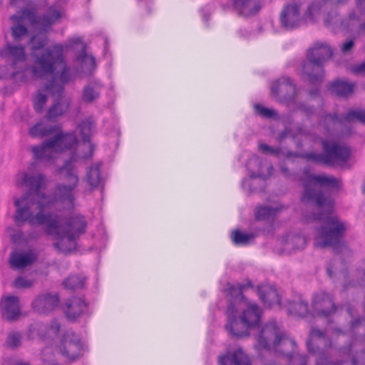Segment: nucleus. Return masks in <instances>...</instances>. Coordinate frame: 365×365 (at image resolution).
I'll return each mask as SVG.
<instances>
[{
	"mask_svg": "<svg viewBox=\"0 0 365 365\" xmlns=\"http://www.w3.org/2000/svg\"><path fill=\"white\" fill-rule=\"evenodd\" d=\"M319 16V1H314L312 2L304 14L305 19L307 21L314 23L317 21Z\"/></svg>",
	"mask_w": 365,
	"mask_h": 365,
	"instance_id": "obj_52",
	"label": "nucleus"
},
{
	"mask_svg": "<svg viewBox=\"0 0 365 365\" xmlns=\"http://www.w3.org/2000/svg\"><path fill=\"white\" fill-rule=\"evenodd\" d=\"M61 225H59L57 233L55 232L52 235H48V236H53L58 240L53 243V247L61 253L64 255H70L77 249V240H71L70 235H63V232H61Z\"/></svg>",
	"mask_w": 365,
	"mask_h": 365,
	"instance_id": "obj_23",
	"label": "nucleus"
},
{
	"mask_svg": "<svg viewBox=\"0 0 365 365\" xmlns=\"http://www.w3.org/2000/svg\"><path fill=\"white\" fill-rule=\"evenodd\" d=\"M47 42V36L41 32L32 36L29 41L33 58L31 71L37 78L53 74L56 64L64 63L63 46L61 43L54 44L51 48H46L42 53L38 52L46 46Z\"/></svg>",
	"mask_w": 365,
	"mask_h": 365,
	"instance_id": "obj_3",
	"label": "nucleus"
},
{
	"mask_svg": "<svg viewBox=\"0 0 365 365\" xmlns=\"http://www.w3.org/2000/svg\"><path fill=\"white\" fill-rule=\"evenodd\" d=\"M334 208H322L321 215V247H329L335 255L341 254L347 247L344 236L346 226L338 215L334 214Z\"/></svg>",
	"mask_w": 365,
	"mask_h": 365,
	"instance_id": "obj_4",
	"label": "nucleus"
},
{
	"mask_svg": "<svg viewBox=\"0 0 365 365\" xmlns=\"http://www.w3.org/2000/svg\"><path fill=\"white\" fill-rule=\"evenodd\" d=\"M342 182L332 175L321 173V214L322 208H334L335 198L341 188Z\"/></svg>",
	"mask_w": 365,
	"mask_h": 365,
	"instance_id": "obj_9",
	"label": "nucleus"
},
{
	"mask_svg": "<svg viewBox=\"0 0 365 365\" xmlns=\"http://www.w3.org/2000/svg\"><path fill=\"white\" fill-rule=\"evenodd\" d=\"M258 294L261 301L268 307H281V297L275 287L268 284L258 287Z\"/></svg>",
	"mask_w": 365,
	"mask_h": 365,
	"instance_id": "obj_25",
	"label": "nucleus"
},
{
	"mask_svg": "<svg viewBox=\"0 0 365 365\" xmlns=\"http://www.w3.org/2000/svg\"><path fill=\"white\" fill-rule=\"evenodd\" d=\"M0 56L4 58H11L13 68H16L19 62H24L26 59L25 49L23 46L7 44L0 51Z\"/></svg>",
	"mask_w": 365,
	"mask_h": 365,
	"instance_id": "obj_28",
	"label": "nucleus"
},
{
	"mask_svg": "<svg viewBox=\"0 0 365 365\" xmlns=\"http://www.w3.org/2000/svg\"><path fill=\"white\" fill-rule=\"evenodd\" d=\"M52 96H61L64 91L63 83H58L55 78L49 80L45 85L44 88Z\"/></svg>",
	"mask_w": 365,
	"mask_h": 365,
	"instance_id": "obj_53",
	"label": "nucleus"
},
{
	"mask_svg": "<svg viewBox=\"0 0 365 365\" xmlns=\"http://www.w3.org/2000/svg\"><path fill=\"white\" fill-rule=\"evenodd\" d=\"M21 339L22 335L20 332L13 331L8 334L6 344L9 347L14 349L21 344Z\"/></svg>",
	"mask_w": 365,
	"mask_h": 365,
	"instance_id": "obj_55",
	"label": "nucleus"
},
{
	"mask_svg": "<svg viewBox=\"0 0 365 365\" xmlns=\"http://www.w3.org/2000/svg\"><path fill=\"white\" fill-rule=\"evenodd\" d=\"M255 235L252 233H244L240 230H235L232 234V240L236 245H247L250 240H254Z\"/></svg>",
	"mask_w": 365,
	"mask_h": 365,
	"instance_id": "obj_51",
	"label": "nucleus"
},
{
	"mask_svg": "<svg viewBox=\"0 0 365 365\" xmlns=\"http://www.w3.org/2000/svg\"><path fill=\"white\" fill-rule=\"evenodd\" d=\"M60 128L58 125H50L43 122H38L30 128L29 133L33 138H44L53 134Z\"/></svg>",
	"mask_w": 365,
	"mask_h": 365,
	"instance_id": "obj_32",
	"label": "nucleus"
},
{
	"mask_svg": "<svg viewBox=\"0 0 365 365\" xmlns=\"http://www.w3.org/2000/svg\"><path fill=\"white\" fill-rule=\"evenodd\" d=\"M239 14L249 16L256 14L262 7L260 0H232Z\"/></svg>",
	"mask_w": 365,
	"mask_h": 365,
	"instance_id": "obj_27",
	"label": "nucleus"
},
{
	"mask_svg": "<svg viewBox=\"0 0 365 365\" xmlns=\"http://www.w3.org/2000/svg\"><path fill=\"white\" fill-rule=\"evenodd\" d=\"M261 167V160L257 155H253L247 163V168L250 170V176L252 179L256 178H264L259 169Z\"/></svg>",
	"mask_w": 365,
	"mask_h": 365,
	"instance_id": "obj_48",
	"label": "nucleus"
},
{
	"mask_svg": "<svg viewBox=\"0 0 365 365\" xmlns=\"http://www.w3.org/2000/svg\"><path fill=\"white\" fill-rule=\"evenodd\" d=\"M339 351L344 356H351V365H365V349L352 354V346L349 344L347 346L340 347Z\"/></svg>",
	"mask_w": 365,
	"mask_h": 365,
	"instance_id": "obj_36",
	"label": "nucleus"
},
{
	"mask_svg": "<svg viewBox=\"0 0 365 365\" xmlns=\"http://www.w3.org/2000/svg\"><path fill=\"white\" fill-rule=\"evenodd\" d=\"M33 285V282L31 279L24 277H18L14 282V287L17 289L28 288Z\"/></svg>",
	"mask_w": 365,
	"mask_h": 365,
	"instance_id": "obj_59",
	"label": "nucleus"
},
{
	"mask_svg": "<svg viewBox=\"0 0 365 365\" xmlns=\"http://www.w3.org/2000/svg\"><path fill=\"white\" fill-rule=\"evenodd\" d=\"M359 21V17L352 11L346 18L341 19L335 10H331L324 15V24L327 27L339 28L349 31L354 26V22Z\"/></svg>",
	"mask_w": 365,
	"mask_h": 365,
	"instance_id": "obj_18",
	"label": "nucleus"
},
{
	"mask_svg": "<svg viewBox=\"0 0 365 365\" xmlns=\"http://www.w3.org/2000/svg\"><path fill=\"white\" fill-rule=\"evenodd\" d=\"M70 107V101L58 98L48 109L46 118L50 121H56L58 117L65 114Z\"/></svg>",
	"mask_w": 365,
	"mask_h": 365,
	"instance_id": "obj_30",
	"label": "nucleus"
},
{
	"mask_svg": "<svg viewBox=\"0 0 365 365\" xmlns=\"http://www.w3.org/2000/svg\"><path fill=\"white\" fill-rule=\"evenodd\" d=\"M337 310V306L334 302L333 296L321 292V317H329L334 314Z\"/></svg>",
	"mask_w": 365,
	"mask_h": 365,
	"instance_id": "obj_35",
	"label": "nucleus"
},
{
	"mask_svg": "<svg viewBox=\"0 0 365 365\" xmlns=\"http://www.w3.org/2000/svg\"><path fill=\"white\" fill-rule=\"evenodd\" d=\"M35 259L36 257L31 252L23 254L13 252L11 255L9 262L11 268L17 269L31 264Z\"/></svg>",
	"mask_w": 365,
	"mask_h": 365,
	"instance_id": "obj_31",
	"label": "nucleus"
},
{
	"mask_svg": "<svg viewBox=\"0 0 365 365\" xmlns=\"http://www.w3.org/2000/svg\"><path fill=\"white\" fill-rule=\"evenodd\" d=\"M288 136H292V138H294V135L292 133V129L288 128V127H287V128H284V130H282V132L279 133V134L277 135V140L279 143H282Z\"/></svg>",
	"mask_w": 365,
	"mask_h": 365,
	"instance_id": "obj_63",
	"label": "nucleus"
},
{
	"mask_svg": "<svg viewBox=\"0 0 365 365\" xmlns=\"http://www.w3.org/2000/svg\"><path fill=\"white\" fill-rule=\"evenodd\" d=\"M62 15L60 11L53 7H48L46 14L38 16L37 26L40 31L47 32L51 26L61 18Z\"/></svg>",
	"mask_w": 365,
	"mask_h": 365,
	"instance_id": "obj_29",
	"label": "nucleus"
},
{
	"mask_svg": "<svg viewBox=\"0 0 365 365\" xmlns=\"http://www.w3.org/2000/svg\"><path fill=\"white\" fill-rule=\"evenodd\" d=\"M101 86L86 85L82 91V100L86 103H91L99 98Z\"/></svg>",
	"mask_w": 365,
	"mask_h": 365,
	"instance_id": "obj_43",
	"label": "nucleus"
},
{
	"mask_svg": "<svg viewBox=\"0 0 365 365\" xmlns=\"http://www.w3.org/2000/svg\"><path fill=\"white\" fill-rule=\"evenodd\" d=\"M237 313V308L236 307L235 304L232 302L230 303L227 308V314L228 319L225 327L229 334L232 336H234L237 329L235 323H238L239 320V319L236 317Z\"/></svg>",
	"mask_w": 365,
	"mask_h": 365,
	"instance_id": "obj_42",
	"label": "nucleus"
},
{
	"mask_svg": "<svg viewBox=\"0 0 365 365\" xmlns=\"http://www.w3.org/2000/svg\"><path fill=\"white\" fill-rule=\"evenodd\" d=\"M261 314V310L256 303H249L247 309L243 311L241 317L239 319L238 323H235L237 327L240 325L242 329L240 331L236 330L233 336L235 338L248 336L250 334V329H255L258 326Z\"/></svg>",
	"mask_w": 365,
	"mask_h": 365,
	"instance_id": "obj_10",
	"label": "nucleus"
},
{
	"mask_svg": "<svg viewBox=\"0 0 365 365\" xmlns=\"http://www.w3.org/2000/svg\"><path fill=\"white\" fill-rule=\"evenodd\" d=\"M327 333L338 336L341 334H344L345 332L341 328L334 327L331 326L327 328L324 331L321 330V340L324 341L325 349H329L333 347V341L331 338L327 336Z\"/></svg>",
	"mask_w": 365,
	"mask_h": 365,
	"instance_id": "obj_47",
	"label": "nucleus"
},
{
	"mask_svg": "<svg viewBox=\"0 0 365 365\" xmlns=\"http://www.w3.org/2000/svg\"><path fill=\"white\" fill-rule=\"evenodd\" d=\"M300 6L297 3L289 4L284 6L280 14V23L287 30L299 28L302 24Z\"/></svg>",
	"mask_w": 365,
	"mask_h": 365,
	"instance_id": "obj_17",
	"label": "nucleus"
},
{
	"mask_svg": "<svg viewBox=\"0 0 365 365\" xmlns=\"http://www.w3.org/2000/svg\"><path fill=\"white\" fill-rule=\"evenodd\" d=\"M312 170L310 166L304 167L299 178L304 189L301 201L306 205L319 209V175L312 174Z\"/></svg>",
	"mask_w": 365,
	"mask_h": 365,
	"instance_id": "obj_7",
	"label": "nucleus"
},
{
	"mask_svg": "<svg viewBox=\"0 0 365 365\" xmlns=\"http://www.w3.org/2000/svg\"><path fill=\"white\" fill-rule=\"evenodd\" d=\"M284 205L272 207L269 205H260L257 207L255 212V219L257 220H267L273 219L278 212L286 209Z\"/></svg>",
	"mask_w": 365,
	"mask_h": 365,
	"instance_id": "obj_33",
	"label": "nucleus"
},
{
	"mask_svg": "<svg viewBox=\"0 0 365 365\" xmlns=\"http://www.w3.org/2000/svg\"><path fill=\"white\" fill-rule=\"evenodd\" d=\"M259 148L264 153L272 154L277 157L279 156L282 154V148L279 147L272 148L267 144L262 143L259 144Z\"/></svg>",
	"mask_w": 365,
	"mask_h": 365,
	"instance_id": "obj_60",
	"label": "nucleus"
},
{
	"mask_svg": "<svg viewBox=\"0 0 365 365\" xmlns=\"http://www.w3.org/2000/svg\"><path fill=\"white\" fill-rule=\"evenodd\" d=\"M343 125L342 116L340 118L336 113H321V125H323L324 128L327 132H331L334 130L336 124Z\"/></svg>",
	"mask_w": 365,
	"mask_h": 365,
	"instance_id": "obj_41",
	"label": "nucleus"
},
{
	"mask_svg": "<svg viewBox=\"0 0 365 365\" xmlns=\"http://www.w3.org/2000/svg\"><path fill=\"white\" fill-rule=\"evenodd\" d=\"M219 365H252L248 355L242 348H237L232 352H227L218 358Z\"/></svg>",
	"mask_w": 365,
	"mask_h": 365,
	"instance_id": "obj_22",
	"label": "nucleus"
},
{
	"mask_svg": "<svg viewBox=\"0 0 365 365\" xmlns=\"http://www.w3.org/2000/svg\"><path fill=\"white\" fill-rule=\"evenodd\" d=\"M253 284L252 281L247 280L246 283H236L233 284H228L227 292L235 299L243 300L245 296L243 295V291L250 287H252Z\"/></svg>",
	"mask_w": 365,
	"mask_h": 365,
	"instance_id": "obj_44",
	"label": "nucleus"
},
{
	"mask_svg": "<svg viewBox=\"0 0 365 365\" xmlns=\"http://www.w3.org/2000/svg\"><path fill=\"white\" fill-rule=\"evenodd\" d=\"M307 245V239L304 236L295 235L289 237L284 245L285 249H292L294 251L303 250Z\"/></svg>",
	"mask_w": 365,
	"mask_h": 365,
	"instance_id": "obj_46",
	"label": "nucleus"
},
{
	"mask_svg": "<svg viewBox=\"0 0 365 365\" xmlns=\"http://www.w3.org/2000/svg\"><path fill=\"white\" fill-rule=\"evenodd\" d=\"M327 88L336 96L347 99L354 93L356 83L338 79L329 82Z\"/></svg>",
	"mask_w": 365,
	"mask_h": 365,
	"instance_id": "obj_24",
	"label": "nucleus"
},
{
	"mask_svg": "<svg viewBox=\"0 0 365 365\" xmlns=\"http://www.w3.org/2000/svg\"><path fill=\"white\" fill-rule=\"evenodd\" d=\"M254 349L259 355L263 351L274 352L289 359L292 365H307L309 357L297 355V344L282 331L277 322L271 321L258 329L255 334Z\"/></svg>",
	"mask_w": 365,
	"mask_h": 365,
	"instance_id": "obj_2",
	"label": "nucleus"
},
{
	"mask_svg": "<svg viewBox=\"0 0 365 365\" xmlns=\"http://www.w3.org/2000/svg\"><path fill=\"white\" fill-rule=\"evenodd\" d=\"M94 125V121L91 118H86L78 124V128L83 142L78 146L76 150L83 153L88 152V145H92L94 148V145L90 142Z\"/></svg>",
	"mask_w": 365,
	"mask_h": 365,
	"instance_id": "obj_26",
	"label": "nucleus"
},
{
	"mask_svg": "<svg viewBox=\"0 0 365 365\" xmlns=\"http://www.w3.org/2000/svg\"><path fill=\"white\" fill-rule=\"evenodd\" d=\"M319 296L317 293L312 297V308H309L307 302L298 299L288 302L287 313L289 315L306 318L312 321V319L319 316Z\"/></svg>",
	"mask_w": 365,
	"mask_h": 365,
	"instance_id": "obj_13",
	"label": "nucleus"
},
{
	"mask_svg": "<svg viewBox=\"0 0 365 365\" xmlns=\"http://www.w3.org/2000/svg\"><path fill=\"white\" fill-rule=\"evenodd\" d=\"M343 123L359 122L365 125V110L351 109L347 113L342 115Z\"/></svg>",
	"mask_w": 365,
	"mask_h": 365,
	"instance_id": "obj_45",
	"label": "nucleus"
},
{
	"mask_svg": "<svg viewBox=\"0 0 365 365\" xmlns=\"http://www.w3.org/2000/svg\"><path fill=\"white\" fill-rule=\"evenodd\" d=\"M301 76L309 85L319 81V43H315L307 51V58L301 63Z\"/></svg>",
	"mask_w": 365,
	"mask_h": 365,
	"instance_id": "obj_8",
	"label": "nucleus"
},
{
	"mask_svg": "<svg viewBox=\"0 0 365 365\" xmlns=\"http://www.w3.org/2000/svg\"><path fill=\"white\" fill-rule=\"evenodd\" d=\"M55 135L45 140L41 145L31 148L33 158L35 160L43 163H51L54 160L53 150L62 152L72 148L77 144L78 139L74 133L58 132Z\"/></svg>",
	"mask_w": 365,
	"mask_h": 365,
	"instance_id": "obj_5",
	"label": "nucleus"
},
{
	"mask_svg": "<svg viewBox=\"0 0 365 365\" xmlns=\"http://www.w3.org/2000/svg\"><path fill=\"white\" fill-rule=\"evenodd\" d=\"M62 68V71L60 74V79L63 84H66L69 83L73 80V76L69 71L68 67L66 64V61L64 60V63L56 64L55 70L58 68Z\"/></svg>",
	"mask_w": 365,
	"mask_h": 365,
	"instance_id": "obj_57",
	"label": "nucleus"
},
{
	"mask_svg": "<svg viewBox=\"0 0 365 365\" xmlns=\"http://www.w3.org/2000/svg\"><path fill=\"white\" fill-rule=\"evenodd\" d=\"M324 353L321 350V365H344V360H337L336 361L329 359L324 358Z\"/></svg>",
	"mask_w": 365,
	"mask_h": 365,
	"instance_id": "obj_61",
	"label": "nucleus"
},
{
	"mask_svg": "<svg viewBox=\"0 0 365 365\" xmlns=\"http://www.w3.org/2000/svg\"><path fill=\"white\" fill-rule=\"evenodd\" d=\"M333 55V48L326 43H321V63L322 61L331 59Z\"/></svg>",
	"mask_w": 365,
	"mask_h": 365,
	"instance_id": "obj_58",
	"label": "nucleus"
},
{
	"mask_svg": "<svg viewBox=\"0 0 365 365\" xmlns=\"http://www.w3.org/2000/svg\"><path fill=\"white\" fill-rule=\"evenodd\" d=\"M321 163L330 168H344L350 160L352 150L346 143L321 138Z\"/></svg>",
	"mask_w": 365,
	"mask_h": 365,
	"instance_id": "obj_6",
	"label": "nucleus"
},
{
	"mask_svg": "<svg viewBox=\"0 0 365 365\" xmlns=\"http://www.w3.org/2000/svg\"><path fill=\"white\" fill-rule=\"evenodd\" d=\"M59 350L64 357L70 361H74L83 355L84 346L78 334L68 331L61 339Z\"/></svg>",
	"mask_w": 365,
	"mask_h": 365,
	"instance_id": "obj_12",
	"label": "nucleus"
},
{
	"mask_svg": "<svg viewBox=\"0 0 365 365\" xmlns=\"http://www.w3.org/2000/svg\"><path fill=\"white\" fill-rule=\"evenodd\" d=\"M271 93L279 102L289 103L295 99L296 86L290 78L282 77L272 83Z\"/></svg>",
	"mask_w": 365,
	"mask_h": 365,
	"instance_id": "obj_15",
	"label": "nucleus"
},
{
	"mask_svg": "<svg viewBox=\"0 0 365 365\" xmlns=\"http://www.w3.org/2000/svg\"><path fill=\"white\" fill-rule=\"evenodd\" d=\"M44 89H39L36 95L33 97L34 109L37 113H41L44 106L48 101V96L45 93Z\"/></svg>",
	"mask_w": 365,
	"mask_h": 365,
	"instance_id": "obj_50",
	"label": "nucleus"
},
{
	"mask_svg": "<svg viewBox=\"0 0 365 365\" xmlns=\"http://www.w3.org/2000/svg\"><path fill=\"white\" fill-rule=\"evenodd\" d=\"M300 158L319 163V154L316 153H301Z\"/></svg>",
	"mask_w": 365,
	"mask_h": 365,
	"instance_id": "obj_62",
	"label": "nucleus"
},
{
	"mask_svg": "<svg viewBox=\"0 0 365 365\" xmlns=\"http://www.w3.org/2000/svg\"><path fill=\"white\" fill-rule=\"evenodd\" d=\"M101 163L93 164L86 172L85 177L86 181L92 188L97 187L101 183Z\"/></svg>",
	"mask_w": 365,
	"mask_h": 365,
	"instance_id": "obj_38",
	"label": "nucleus"
},
{
	"mask_svg": "<svg viewBox=\"0 0 365 365\" xmlns=\"http://www.w3.org/2000/svg\"><path fill=\"white\" fill-rule=\"evenodd\" d=\"M319 329H312L308 339H307V348L308 352L314 356L315 365H319Z\"/></svg>",
	"mask_w": 365,
	"mask_h": 365,
	"instance_id": "obj_34",
	"label": "nucleus"
},
{
	"mask_svg": "<svg viewBox=\"0 0 365 365\" xmlns=\"http://www.w3.org/2000/svg\"><path fill=\"white\" fill-rule=\"evenodd\" d=\"M2 316L7 321H13L20 315L19 299L16 296H7L1 301Z\"/></svg>",
	"mask_w": 365,
	"mask_h": 365,
	"instance_id": "obj_20",
	"label": "nucleus"
},
{
	"mask_svg": "<svg viewBox=\"0 0 365 365\" xmlns=\"http://www.w3.org/2000/svg\"><path fill=\"white\" fill-rule=\"evenodd\" d=\"M38 16L36 11L28 8H24L21 10L20 15H12L11 20L18 23L21 22L23 20H27L31 26H36L37 24Z\"/></svg>",
	"mask_w": 365,
	"mask_h": 365,
	"instance_id": "obj_40",
	"label": "nucleus"
},
{
	"mask_svg": "<svg viewBox=\"0 0 365 365\" xmlns=\"http://www.w3.org/2000/svg\"><path fill=\"white\" fill-rule=\"evenodd\" d=\"M88 152L81 153L73 150L71 153L68 159L66 160L63 165L58 168V172L63 174L64 178L69 182V185L78 186L79 178L77 174L75 163L81 160L88 159L92 157L93 153V147L92 145H87Z\"/></svg>",
	"mask_w": 365,
	"mask_h": 365,
	"instance_id": "obj_11",
	"label": "nucleus"
},
{
	"mask_svg": "<svg viewBox=\"0 0 365 365\" xmlns=\"http://www.w3.org/2000/svg\"><path fill=\"white\" fill-rule=\"evenodd\" d=\"M45 176L43 174L29 175L24 173L21 183L28 187V191L20 198L14 200L16 207L14 220L17 226L27 222L31 227L45 225L46 235H52L59 227V217L51 212H45L51 201H44V193L41 189L43 185Z\"/></svg>",
	"mask_w": 365,
	"mask_h": 365,
	"instance_id": "obj_1",
	"label": "nucleus"
},
{
	"mask_svg": "<svg viewBox=\"0 0 365 365\" xmlns=\"http://www.w3.org/2000/svg\"><path fill=\"white\" fill-rule=\"evenodd\" d=\"M58 304L59 297L57 294L45 293L33 301L32 308L39 314H48L56 309Z\"/></svg>",
	"mask_w": 365,
	"mask_h": 365,
	"instance_id": "obj_19",
	"label": "nucleus"
},
{
	"mask_svg": "<svg viewBox=\"0 0 365 365\" xmlns=\"http://www.w3.org/2000/svg\"><path fill=\"white\" fill-rule=\"evenodd\" d=\"M61 329V324L57 320H53L48 327V332L52 333L53 335L56 336L59 333Z\"/></svg>",
	"mask_w": 365,
	"mask_h": 365,
	"instance_id": "obj_64",
	"label": "nucleus"
},
{
	"mask_svg": "<svg viewBox=\"0 0 365 365\" xmlns=\"http://www.w3.org/2000/svg\"><path fill=\"white\" fill-rule=\"evenodd\" d=\"M87 309V304L80 297H73L67 299L63 310L66 317L74 321L83 314Z\"/></svg>",
	"mask_w": 365,
	"mask_h": 365,
	"instance_id": "obj_21",
	"label": "nucleus"
},
{
	"mask_svg": "<svg viewBox=\"0 0 365 365\" xmlns=\"http://www.w3.org/2000/svg\"><path fill=\"white\" fill-rule=\"evenodd\" d=\"M255 110L263 118L279 119V115L275 110L264 107L259 104L255 105Z\"/></svg>",
	"mask_w": 365,
	"mask_h": 365,
	"instance_id": "obj_54",
	"label": "nucleus"
},
{
	"mask_svg": "<svg viewBox=\"0 0 365 365\" xmlns=\"http://www.w3.org/2000/svg\"><path fill=\"white\" fill-rule=\"evenodd\" d=\"M77 186L72 185H66L65 183H58L56 185L52 197L43 195L44 201H51L52 203L46 209H51L54 206L56 202L62 204L64 208L72 209L75 205L74 190Z\"/></svg>",
	"mask_w": 365,
	"mask_h": 365,
	"instance_id": "obj_14",
	"label": "nucleus"
},
{
	"mask_svg": "<svg viewBox=\"0 0 365 365\" xmlns=\"http://www.w3.org/2000/svg\"><path fill=\"white\" fill-rule=\"evenodd\" d=\"M21 23V22H19L18 24L11 27L12 36L15 41H20L21 38L26 36L29 32L28 29Z\"/></svg>",
	"mask_w": 365,
	"mask_h": 365,
	"instance_id": "obj_56",
	"label": "nucleus"
},
{
	"mask_svg": "<svg viewBox=\"0 0 365 365\" xmlns=\"http://www.w3.org/2000/svg\"><path fill=\"white\" fill-rule=\"evenodd\" d=\"M7 71V66H0V79L10 78L13 79L16 83L25 82L26 80V75L23 71H14L11 74H9Z\"/></svg>",
	"mask_w": 365,
	"mask_h": 365,
	"instance_id": "obj_49",
	"label": "nucleus"
},
{
	"mask_svg": "<svg viewBox=\"0 0 365 365\" xmlns=\"http://www.w3.org/2000/svg\"><path fill=\"white\" fill-rule=\"evenodd\" d=\"M86 277L81 274L68 277L63 282L64 287L72 291L82 289L86 286Z\"/></svg>",
	"mask_w": 365,
	"mask_h": 365,
	"instance_id": "obj_39",
	"label": "nucleus"
},
{
	"mask_svg": "<svg viewBox=\"0 0 365 365\" xmlns=\"http://www.w3.org/2000/svg\"><path fill=\"white\" fill-rule=\"evenodd\" d=\"M357 272H361L363 277L360 281H356L350 279L349 272L347 267H345L341 270V273L344 277V282L342 283L343 291L346 292L350 288L356 287L357 286H364L365 284V269H357Z\"/></svg>",
	"mask_w": 365,
	"mask_h": 365,
	"instance_id": "obj_37",
	"label": "nucleus"
},
{
	"mask_svg": "<svg viewBox=\"0 0 365 365\" xmlns=\"http://www.w3.org/2000/svg\"><path fill=\"white\" fill-rule=\"evenodd\" d=\"M88 222L84 215L76 214L68 217L62 226L63 235H70L71 240H78L86 232Z\"/></svg>",
	"mask_w": 365,
	"mask_h": 365,
	"instance_id": "obj_16",
	"label": "nucleus"
}]
</instances>
